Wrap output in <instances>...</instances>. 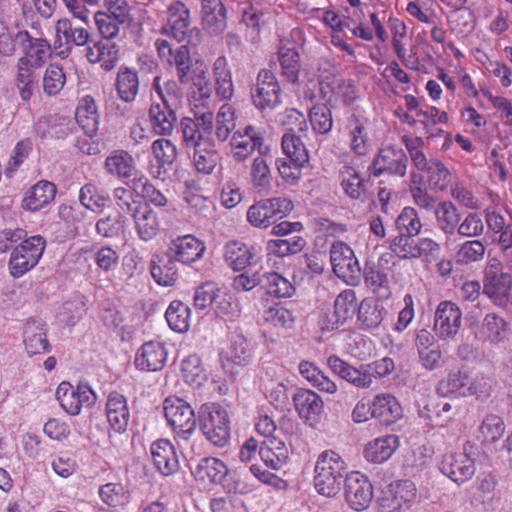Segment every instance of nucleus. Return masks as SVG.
Here are the masks:
<instances>
[{"label": "nucleus", "instance_id": "1", "mask_svg": "<svg viewBox=\"0 0 512 512\" xmlns=\"http://www.w3.org/2000/svg\"><path fill=\"white\" fill-rule=\"evenodd\" d=\"M346 470L347 464L337 451L332 449L322 451L314 467L315 490L326 497L336 496L341 489Z\"/></svg>", "mask_w": 512, "mask_h": 512}, {"label": "nucleus", "instance_id": "2", "mask_svg": "<svg viewBox=\"0 0 512 512\" xmlns=\"http://www.w3.org/2000/svg\"><path fill=\"white\" fill-rule=\"evenodd\" d=\"M402 143L405 145L414 167L427 173V180L431 189L444 191L451 181V173L443 162L438 159L428 160L423 152L424 141L420 137L403 135Z\"/></svg>", "mask_w": 512, "mask_h": 512}, {"label": "nucleus", "instance_id": "3", "mask_svg": "<svg viewBox=\"0 0 512 512\" xmlns=\"http://www.w3.org/2000/svg\"><path fill=\"white\" fill-rule=\"evenodd\" d=\"M200 429L212 445L223 448L230 441V418L228 411L218 403L204 404L200 412Z\"/></svg>", "mask_w": 512, "mask_h": 512}, {"label": "nucleus", "instance_id": "4", "mask_svg": "<svg viewBox=\"0 0 512 512\" xmlns=\"http://www.w3.org/2000/svg\"><path fill=\"white\" fill-rule=\"evenodd\" d=\"M293 210L291 200L284 197L265 198L251 205L246 214L248 223L260 229L273 226Z\"/></svg>", "mask_w": 512, "mask_h": 512}, {"label": "nucleus", "instance_id": "5", "mask_svg": "<svg viewBox=\"0 0 512 512\" xmlns=\"http://www.w3.org/2000/svg\"><path fill=\"white\" fill-rule=\"evenodd\" d=\"M46 248V240L40 235L24 239L14 248L9 260L10 274L19 278L33 269L41 259Z\"/></svg>", "mask_w": 512, "mask_h": 512}, {"label": "nucleus", "instance_id": "6", "mask_svg": "<svg viewBox=\"0 0 512 512\" xmlns=\"http://www.w3.org/2000/svg\"><path fill=\"white\" fill-rule=\"evenodd\" d=\"M163 410L173 432L188 440L196 430V417L191 405L182 398L169 396L164 400Z\"/></svg>", "mask_w": 512, "mask_h": 512}, {"label": "nucleus", "instance_id": "7", "mask_svg": "<svg viewBox=\"0 0 512 512\" xmlns=\"http://www.w3.org/2000/svg\"><path fill=\"white\" fill-rule=\"evenodd\" d=\"M512 290V276L503 271L502 262L490 259L484 270L483 292L497 306H506Z\"/></svg>", "mask_w": 512, "mask_h": 512}, {"label": "nucleus", "instance_id": "8", "mask_svg": "<svg viewBox=\"0 0 512 512\" xmlns=\"http://www.w3.org/2000/svg\"><path fill=\"white\" fill-rule=\"evenodd\" d=\"M55 396L63 410L72 416L79 415L83 408L92 407L97 400L96 393L87 383L73 386L67 381L58 385Z\"/></svg>", "mask_w": 512, "mask_h": 512}, {"label": "nucleus", "instance_id": "9", "mask_svg": "<svg viewBox=\"0 0 512 512\" xmlns=\"http://www.w3.org/2000/svg\"><path fill=\"white\" fill-rule=\"evenodd\" d=\"M417 496L415 484L410 480H399L390 483L377 500L379 512H401L409 509Z\"/></svg>", "mask_w": 512, "mask_h": 512}, {"label": "nucleus", "instance_id": "10", "mask_svg": "<svg viewBox=\"0 0 512 512\" xmlns=\"http://www.w3.org/2000/svg\"><path fill=\"white\" fill-rule=\"evenodd\" d=\"M167 27L171 35L178 41H187L188 45L197 46L201 39V31L190 28V12L181 1H173L167 9Z\"/></svg>", "mask_w": 512, "mask_h": 512}, {"label": "nucleus", "instance_id": "11", "mask_svg": "<svg viewBox=\"0 0 512 512\" xmlns=\"http://www.w3.org/2000/svg\"><path fill=\"white\" fill-rule=\"evenodd\" d=\"M213 120L212 111H196L194 118L184 117L180 126L185 146L195 149L210 142L208 136L211 135L214 128Z\"/></svg>", "mask_w": 512, "mask_h": 512}, {"label": "nucleus", "instance_id": "12", "mask_svg": "<svg viewBox=\"0 0 512 512\" xmlns=\"http://www.w3.org/2000/svg\"><path fill=\"white\" fill-rule=\"evenodd\" d=\"M356 293L352 289L343 290L334 301V309L325 313L319 325L322 331H333L352 319L358 311Z\"/></svg>", "mask_w": 512, "mask_h": 512}, {"label": "nucleus", "instance_id": "13", "mask_svg": "<svg viewBox=\"0 0 512 512\" xmlns=\"http://www.w3.org/2000/svg\"><path fill=\"white\" fill-rule=\"evenodd\" d=\"M345 500L355 511L366 510L373 499V486L364 474L353 471L345 478Z\"/></svg>", "mask_w": 512, "mask_h": 512}, {"label": "nucleus", "instance_id": "14", "mask_svg": "<svg viewBox=\"0 0 512 512\" xmlns=\"http://www.w3.org/2000/svg\"><path fill=\"white\" fill-rule=\"evenodd\" d=\"M407 166L408 158L405 151L394 145H388L379 150L369 169L375 177H379L385 172L404 177Z\"/></svg>", "mask_w": 512, "mask_h": 512}, {"label": "nucleus", "instance_id": "15", "mask_svg": "<svg viewBox=\"0 0 512 512\" xmlns=\"http://www.w3.org/2000/svg\"><path fill=\"white\" fill-rule=\"evenodd\" d=\"M160 60L169 67H175L177 77L180 83L185 84L189 81V73L192 65V59L188 45H181L173 49L171 44L165 39H157L155 42Z\"/></svg>", "mask_w": 512, "mask_h": 512}, {"label": "nucleus", "instance_id": "16", "mask_svg": "<svg viewBox=\"0 0 512 512\" xmlns=\"http://www.w3.org/2000/svg\"><path fill=\"white\" fill-rule=\"evenodd\" d=\"M440 472L458 485L470 480L476 471L475 461L465 452H450L438 462Z\"/></svg>", "mask_w": 512, "mask_h": 512}, {"label": "nucleus", "instance_id": "17", "mask_svg": "<svg viewBox=\"0 0 512 512\" xmlns=\"http://www.w3.org/2000/svg\"><path fill=\"white\" fill-rule=\"evenodd\" d=\"M252 100L261 111L274 109L281 103V87L276 76L270 70L259 71Z\"/></svg>", "mask_w": 512, "mask_h": 512}, {"label": "nucleus", "instance_id": "18", "mask_svg": "<svg viewBox=\"0 0 512 512\" xmlns=\"http://www.w3.org/2000/svg\"><path fill=\"white\" fill-rule=\"evenodd\" d=\"M462 324V311L452 301H441L435 311L434 331L442 340H452Z\"/></svg>", "mask_w": 512, "mask_h": 512}, {"label": "nucleus", "instance_id": "19", "mask_svg": "<svg viewBox=\"0 0 512 512\" xmlns=\"http://www.w3.org/2000/svg\"><path fill=\"white\" fill-rule=\"evenodd\" d=\"M263 144L264 133L253 125H247L236 131L230 141L232 155L238 162H245L255 151L262 153Z\"/></svg>", "mask_w": 512, "mask_h": 512}, {"label": "nucleus", "instance_id": "20", "mask_svg": "<svg viewBox=\"0 0 512 512\" xmlns=\"http://www.w3.org/2000/svg\"><path fill=\"white\" fill-rule=\"evenodd\" d=\"M330 261L338 278L346 283L357 280L360 267L353 250L347 244L341 241L333 243L330 249Z\"/></svg>", "mask_w": 512, "mask_h": 512}, {"label": "nucleus", "instance_id": "21", "mask_svg": "<svg viewBox=\"0 0 512 512\" xmlns=\"http://www.w3.org/2000/svg\"><path fill=\"white\" fill-rule=\"evenodd\" d=\"M17 41L24 53L19 60L34 68H42L52 55L51 45L46 39L35 38L26 30L17 32Z\"/></svg>", "mask_w": 512, "mask_h": 512}, {"label": "nucleus", "instance_id": "22", "mask_svg": "<svg viewBox=\"0 0 512 512\" xmlns=\"http://www.w3.org/2000/svg\"><path fill=\"white\" fill-rule=\"evenodd\" d=\"M167 357L168 351L164 343L151 340L139 348L134 363L136 368L141 371L156 372L165 367Z\"/></svg>", "mask_w": 512, "mask_h": 512}, {"label": "nucleus", "instance_id": "23", "mask_svg": "<svg viewBox=\"0 0 512 512\" xmlns=\"http://www.w3.org/2000/svg\"><path fill=\"white\" fill-rule=\"evenodd\" d=\"M395 265L391 255H381L377 264L366 271L365 282L375 294L381 297L390 295V277L393 275Z\"/></svg>", "mask_w": 512, "mask_h": 512}, {"label": "nucleus", "instance_id": "24", "mask_svg": "<svg viewBox=\"0 0 512 512\" xmlns=\"http://www.w3.org/2000/svg\"><path fill=\"white\" fill-rule=\"evenodd\" d=\"M206 250L205 244L191 234L178 236L169 246V253L174 260L183 264H191L202 258Z\"/></svg>", "mask_w": 512, "mask_h": 512}, {"label": "nucleus", "instance_id": "25", "mask_svg": "<svg viewBox=\"0 0 512 512\" xmlns=\"http://www.w3.org/2000/svg\"><path fill=\"white\" fill-rule=\"evenodd\" d=\"M105 415L110 427L115 432H125L130 421L127 398L117 391L110 392L105 405Z\"/></svg>", "mask_w": 512, "mask_h": 512}, {"label": "nucleus", "instance_id": "26", "mask_svg": "<svg viewBox=\"0 0 512 512\" xmlns=\"http://www.w3.org/2000/svg\"><path fill=\"white\" fill-rule=\"evenodd\" d=\"M150 452L156 469L162 475L170 476L179 470L178 454L168 439H158L152 442Z\"/></svg>", "mask_w": 512, "mask_h": 512}, {"label": "nucleus", "instance_id": "27", "mask_svg": "<svg viewBox=\"0 0 512 512\" xmlns=\"http://www.w3.org/2000/svg\"><path fill=\"white\" fill-rule=\"evenodd\" d=\"M369 120L364 115L352 113L347 118V133L351 151L358 156H365L370 151V142L368 136Z\"/></svg>", "mask_w": 512, "mask_h": 512}, {"label": "nucleus", "instance_id": "28", "mask_svg": "<svg viewBox=\"0 0 512 512\" xmlns=\"http://www.w3.org/2000/svg\"><path fill=\"white\" fill-rule=\"evenodd\" d=\"M293 402L296 411L305 422L314 425L319 421L324 403L316 392L309 389H300L294 395Z\"/></svg>", "mask_w": 512, "mask_h": 512}, {"label": "nucleus", "instance_id": "29", "mask_svg": "<svg viewBox=\"0 0 512 512\" xmlns=\"http://www.w3.org/2000/svg\"><path fill=\"white\" fill-rule=\"evenodd\" d=\"M86 58L91 64H100L105 71L114 69L120 58V48L116 43L100 40L86 49Z\"/></svg>", "mask_w": 512, "mask_h": 512}, {"label": "nucleus", "instance_id": "30", "mask_svg": "<svg viewBox=\"0 0 512 512\" xmlns=\"http://www.w3.org/2000/svg\"><path fill=\"white\" fill-rule=\"evenodd\" d=\"M374 419L382 425H392L403 417L399 400L390 393H379L373 398Z\"/></svg>", "mask_w": 512, "mask_h": 512}, {"label": "nucleus", "instance_id": "31", "mask_svg": "<svg viewBox=\"0 0 512 512\" xmlns=\"http://www.w3.org/2000/svg\"><path fill=\"white\" fill-rule=\"evenodd\" d=\"M399 447V438L387 434L369 441L363 451L364 458L373 464H382L389 460Z\"/></svg>", "mask_w": 512, "mask_h": 512}, {"label": "nucleus", "instance_id": "32", "mask_svg": "<svg viewBox=\"0 0 512 512\" xmlns=\"http://www.w3.org/2000/svg\"><path fill=\"white\" fill-rule=\"evenodd\" d=\"M327 364L333 373L357 388L367 389L373 383L371 374L351 366L337 355L330 356Z\"/></svg>", "mask_w": 512, "mask_h": 512}, {"label": "nucleus", "instance_id": "33", "mask_svg": "<svg viewBox=\"0 0 512 512\" xmlns=\"http://www.w3.org/2000/svg\"><path fill=\"white\" fill-rule=\"evenodd\" d=\"M224 257L229 267L241 271L256 263L257 251L252 245L232 240L225 245Z\"/></svg>", "mask_w": 512, "mask_h": 512}, {"label": "nucleus", "instance_id": "34", "mask_svg": "<svg viewBox=\"0 0 512 512\" xmlns=\"http://www.w3.org/2000/svg\"><path fill=\"white\" fill-rule=\"evenodd\" d=\"M279 74L284 81L297 84L302 71L300 53L295 46L282 45L277 52Z\"/></svg>", "mask_w": 512, "mask_h": 512}, {"label": "nucleus", "instance_id": "35", "mask_svg": "<svg viewBox=\"0 0 512 512\" xmlns=\"http://www.w3.org/2000/svg\"><path fill=\"white\" fill-rule=\"evenodd\" d=\"M226 463L216 457H205L196 465L193 475L203 485L221 484L228 475Z\"/></svg>", "mask_w": 512, "mask_h": 512}, {"label": "nucleus", "instance_id": "36", "mask_svg": "<svg viewBox=\"0 0 512 512\" xmlns=\"http://www.w3.org/2000/svg\"><path fill=\"white\" fill-rule=\"evenodd\" d=\"M23 343L29 355L49 352L51 346L47 340L45 323L35 319L28 320L23 331Z\"/></svg>", "mask_w": 512, "mask_h": 512}, {"label": "nucleus", "instance_id": "37", "mask_svg": "<svg viewBox=\"0 0 512 512\" xmlns=\"http://www.w3.org/2000/svg\"><path fill=\"white\" fill-rule=\"evenodd\" d=\"M176 111V109L169 108L159 102H153L148 111L152 131L156 135L170 136L177 121Z\"/></svg>", "mask_w": 512, "mask_h": 512}, {"label": "nucleus", "instance_id": "38", "mask_svg": "<svg viewBox=\"0 0 512 512\" xmlns=\"http://www.w3.org/2000/svg\"><path fill=\"white\" fill-rule=\"evenodd\" d=\"M135 229L139 238L143 241H150L160 231L158 214L149 205H140L133 211Z\"/></svg>", "mask_w": 512, "mask_h": 512}, {"label": "nucleus", "instance_id": "39", "mask_svg": "<svg viewBox=\"0 0 512 512\" xmlns=\"http://www.w3.org/2000/svg\"><path fill=\"white\" fill-rule=\"evenodd\" d=\"M117 96L125 103H133L140 90V79L136 69L121 66L115 79Z\"/></svg>", "mask_w": 512, "mask_h": 512}, {"label": "nucleus", "instance_id": "40", "mask_svg": "<svg viewBox=\"0 0 512 512\" xmlns=\"http://www.w3.org/2000/svg\"><path fill=\"white\" fill-rule=\"evenodd\" d=\"M104 168L108 174L120 179L139 176L133 156L125 150L112 151L105 160Z\"/></svg>", "mask_w": 512, "mask_h": 512}, {"label": "nucleus", "instance_id": "41", "mask_svg": "<svg viewBox=\"0 0 512 512\" xmlns=\"http://www.w3.org/2000/svg\"><path fill=\"white\" fill-rule=\"evenodd\" d=\"M259 456L268 468L280 470L289 459V450L282 440L270 438L260 447Z\"/></svg>", "mask_w": 512, "mask_h": 512}, {"label": "nucleus", "instance_id": "42", "mask_svg": "<svg viewBox=\"0 0 512 512\" xmlns=\"http://www.w3.org/2000/svg\"><path fill=\"white\" fill-rule=\"evenodd\" d=\"M216 95L222 101L230 100L234 95L232 73L225 56H219L212 68Z\"/></svg>", "mask_w": 512, "mask_h": 512}, {"label": "nucleus", "instance_id": "43", "mask_svg": "<svg viewBox=\"0 0 512 512\" xmlns=\"http://www.w3.org/2000/svg\"><path fill=\"white\" fill-rule=\"evenodd\" d=\"M56 195V186L49 181L41 180L29 189L23 199V208L38 211L52 202Z\"/></svg>", "mask_w": 512, "mask_h": 512}, {"label": "nucleus", "instance_id": "44", "mask_svg": "<svg viewBox=\"0 0 512 512\" xmlns=\"http://www.w3.org/2000/svg\"><path fill=\"white\" fill-rule=\"evenodd\" d=\"M99 113L96 102L91 95L83 96L77 104L75 119L86 134L93 135L98 130Z\"/></svg>", "mask_w": 512, "mask_h": 512}, {"label": "nucleus", "instance_id": "45", "mask_svg": "<svg viewBox=\"0 0 512 512\" xmlns=\"http://www.w3.org/2000/svg\"><path fill=\"white\" fill-rule=\"evenodd\" d=\"M152 89L156 92L162 105L178 110L181 108L184 98V92L179 82L169 79L161 82L160 76H155L152 82Z\"/></svg>", "mask_w": 512, "mask_h": 512}, {"label": "nucleus", "instance_id": "46", "mask_svg": "<svg viewBox=\"0 0 512 512\" xmlns=\"http://www.w3.org/2000/svg\"><path fill=\"white\" fill-rule=\"evenodd\" d=\"M470 375L465 370L450 372L437 385V393L444 397L466 398Z\"/></svg>", "mask_w": 512, "mask_h": 512}, {"label": "nucleus", "instance_id": "47", "mask_svg": "<svg viewBox=\"0 0 512 512\" xmlns=\"http://www.w3.org/2000/svg\"><path fill=\"white\" fill-rule=\"evenodd\" d=\"M415 235L399 234L389 240L390 252L383 255H391L392 263L396 265V259L413 260L419 258V250H417V239Z\"/></svg>", "mask_w": 512, "mask_h": 512}, {"label": "nucleus", "instance_id": "48", "mask_svg": "<svg viewBox=\"0 0 512 512\" xmlns=\"http://www.w3.org/2000/svg\"><path fill=\"white\" fill-rule=\"evenodd\" d=\"M202 21L210 33H218L225 27L226 9L222 0H202Z\"/></svg>", "mask_w": 512, "mask_h": 512}, {"label": "nucleus", "instance_id": "49", "mask_svg": "<svg viewBox=\"0 0 512 512\" xmlns=\"http://www.w3.org/2000/svg\"><path fill=\"white\" fill-rule=\"evenodd\" d=\"M387 311L378 301L363 299L358 306V321L366 330L378 328L383 322Z\"/></svg>", "mask_w": 512, "mask_h": 512}, {"label": "nucleus", "instance_id": "50", "mask_svg": "<svg viewBox=\"0 0 512 512\" xmlns=\"http://www.w3.org/2000/svg\"><path fill=\"white\" fill-rule=\"evenodd\" d=\"M16 68L15 85L18 89L21 100L28 103L31 100L37 85L36 70L38 68H34V66L19 59L17 61Z\"/></svg>", "mask_w": 512, "mask_h": 512}, {"label": "nucleus", "instance_id": "51", "mask_svg": "<svg viewBox=\"0 0 512 512\" xmlns=\"http://www.w3.org/2000/svg\"><path fill=\"white\" fill-rule=\"evenodd\" d=\"M299 371L300 374L319 391L328 394H335L337 392L336 383L313 362L301 361Z\"/></svg>", "mask_w": 512, "mask_h": 512}, {"label": "nucleus", "instance_id": "52", "mask_svg": "<svg viewBox=\"0 0 512 512\" xmlns=\"http://www.w3.org/2000/svg\"><path fill=\"white\" fill-rule=\"evenodd\" d=\"M263 320L275 328H292L296 321L295 311L282 303H273L263 310Z\"/></svg>", "mask_w": 512, "mask_h": 512}, {"label": "nucleus", "instance_id": "53", "mask_svg": "<svg viewBox=\"0 0 512 512\" xmlns=\"http://www.w3.org/2000/svg\"><path fill=\"white\" fill-rule=\"evenodd\" d=\"M339 181L344 193L352 199H360L365 193L364 179L350 165H343L339 170Z\"/></svg>", "mask_w": 512, "mask_h": 512}, {"label": "nucleus", "instance_id": "54", "mask_svg": "<svg viewBox=\"0 0 512 512\" xmlns=\"http://www.w3.org/2000/svg\"><path fill=\"white\" fill-rule=\"evenodd\" d=\"M272 174L268 165L267 156L260 153L250 166V181L259 192H267L271 188Z\"/></svg>", "mask_w": 512, "mask_h": 512}, {"label": "nucleus", "instance_id": "55", "mask_svg": "<svg viewBox=\"0 0 512 512\" xmlns=\"http://www.w3.org/2000/svg\"><path fill=\"white\" fill-rule=\"evenodd\" d=\"M438 228L446 235L454 234L460 215L457 207L451 201H442L434 208Z\"/></svg>", "mask_w": 512, "mask_h": 512}, {"label": "nucleus", "instance_id": "56", "mask_svg": "<svg viewBox=\"0 0 512 512\" xmlns=\"http://www.w3.org/2000/svg\"><path fill=\"white\" fill-rule=\"evenodd\" d=\"M190 317V308L179 300L172 301L165 313V318L169 327L178 333L188 331L190 327Z\"/></svg>", "mask_w": 512, "mask_h": 512}, {"label": "nucleus", "instance_id": "57", "mask_svg": "<svg viewBox=\"0 0 512 512\" xmlns=\"http://www.w3.org/2000/svg\"><path fill=\"white\" fill-rule=\"evenodd\" d=\"M219 160L220 155L211 141L194 149L193 163L199 173L211 174Z\"/></svg>", "mask_w": 512, "mask_h": 512}, {"label": "nucleus", "instance_id": "58", "mask_svg": "<svg viewBox=\"0 0 512 512\" xmlns=\"http://www.w3.org/2000/svg\"><path fill=\"white\" fill-rule=\"evenodd\" d=\"M131 189L135 194L142 196L156 207H166L168 205V198L156 189L144 174H139L131 180Z\"/></svg>", "mask_w": 512, "mask_h": 512}, {"label": "nucleus", "instance_id": "59", "mask_svg": "<svg viewBox=\"0 0 512 512\" xmlns=\"http://www.w3.org/2000/svg\"><path fill=\"white\" fill-rule=\"evenodd\" d=\"M99 497L109 507L120 508L130 502V491L120 482H109L100 486Z\"/></svg>", "mask_w": 512, "mask_h": 512}, {"label": "nucleus", "instance_id": "60", "mask_svg": "<svg viewBox=\"0 0 512 512\" xmlns=\"http://www.w3.org/2000/svg\"><path fill=\"white\" fill-rule=\"evenodd\" d=\"M508 327V322L502 316L488 313L483 319L481 331L490 342L499 343L507 337Z\"/></svg>", "mask_w": 512, "mask_h": 512}, {"label": "nucleus", "instance_id": "61", "mask_svg": "<svg viewBox=\"0 0 512 512\" xmlns=\"http://www.w3.org/2000/svg\"><path fill=\"white\" fill-rule=\"evenodd\" d=\"M150 272L155 282L162 286H172L178 279V269L176 260H162L158 262L152 261L150 264Z\"/></svg>", "mask_w": 512, "mask_h": 512}, {"label": "nucleus", "instance_id": "62", "mask_svg": "<svg viewBox=\"0 0 512 512\" xmlns=\"http://www.w3.org/2000/svg\"><path fill=\"white\" fill-rule=\"evenodd\" d=\"M306 245V241L301 236H292L287 239H273L267 242L268 255L276 257H285L301 252Z\"/></svg>", "mask_w": 512, "mask_h": 512}, {"label": "nucleus", "instance_id": "63", "mask_svg": "<svg viewBox=\"0 0 512 512\" xmlns=\"http://www.w3.org/2000/svg\"><path fill=\"white\" fill-rule=\"evenodd\" d=\"M236 127V112L234 107L229 104H223L217 115H216V125H215V135L220 142H225L231 132Z\"/></svg>", "mask_w": 512, "mask_h": 512}, {"label": "nucleus", "instance_id": "64", "mask_svg": "<svg viewBox=\"0 0 512 512\" xmlns=\"http://www.w3.org/2000/svg\"><path fill=\"white\" fill-rule=\"evenodd\" d=\"M181 372L185 382L194 387L201 386L207 379L201 359L196 354L188 355L183 359Z\"/></svg>", "mask_w": 512, "mask_h": 512}]
</instances>
